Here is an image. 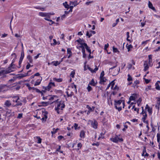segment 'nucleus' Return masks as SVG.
Returning <instances> with one entry per match:
<instances>
[{
    "label": "nucleus",
    "mask_w": 160,
    "mask_h": 160,
    "mask_svg": "<svg viewBox=\"0 0 160 160\" xmlns=\"http://www.w3.org/2000/svg\"><path fill=\"white\" fill-rule=\"evenodd\" d=\"M12 101L13 102H15L16 104H12V107H14L18 106H22V103H25L27 101L26 98H24L20 97L18 96H14L12 97Z\"/></svg>",
    "instance_id": "1"
},
{
    "label": "nucleus",
    "mask_w": 160,
    "mask_h": 160,
    "mask_svg": "<svg viewBox=\"0 0 160 160\" xmlns=\"http://www.w3.org/2000/svg\"><path fill=\"white\" fill-rule=\"evenodd\" d=\"M57 103L55 107V109L57 113L59 114H61L62 112L63 109L65 107L64 102L62 101L58 102L56 101Z\"/></svg>",
    "instance_id": "2"
},
{
    "label": "nucleus",
    "mask_w": 160,
    "mask_h": 160,
    "mask_svg": "<svg viewBox=\"0 0 160 160\" xmlns=\"http://www.w3.org/2000/svg\"><path fill=\"white\" fill-rule=\"evenodd\" d=\"M11 56L12 57V58H13V59L12 60V62L11 64L10 67H9L8 69L6 71V72L7 73L13 72L14 70V65L13 63L14 62L16 59L17 56L16 54L15 53L12 54Z\"/></svg>",
    "instance_id": "3"
},
{
    "label": "nucleus",
    "mask_w": 160,
    "mask_h": 160,
    "mask_svg": "<svg viewBox=\"0 0 160 160\" xmlns=\"http://www.w3.org/2000/svg\"><path fill=\"white\" fill-rule=\"evenodd\" d=\"M87 124L88 125L91 124V127L95 129L98 128V122L95 120H89L88 121Z\"/></svg>",
    "instance_id": "4"
},
{
    "label": "nucleus",
    "mask_w": 160,
    "mask_h": 160,
    "mask_svg": "<svg viewBox=\"0 0 160 160\" xmlns=\"http://www.w3.org/2000/svg\"><path fill=\"white\" fill-rule=\"evenodd\" d=\"M122 101L121 100H119L115 101V108L118 109V111L121 110L122 108L121 106H120L122 102Z\"/></svg>",
    "instance_id": "5"
},
{
    "label": "nucleus",
    "mask_w": 160,
    "mask_h": 160,
    "mask_svg": "<svg viewBox=\"0 0 160 160\" xmlns=\"http://www.w3.org/2000/svg\"><path fill=\"white\" fill-rule=\"evenodd\" d=\"M50 13L46 12H40L38 13L39 16L49 18H50Z\"/></svg>",
    "instance_id": "6"
},
{
    "label": "nucleus",
    "mask_w": 160,
    "mask_h": 160,
    "mask_svg": "<svg viewBox=\"0 0 160 160\" xmlns=\"http://www.w3.org/2000/svg\"><path fill=\"white\" fill-rule=\"evenodd\" d=\"M110 139L112 141L115 143H117L118 141L122 142L123 141L122 138H120L118 136H116L114 138H111Z\"/></svg>",
    "instance_id": "7"
},
{
    "label": "nucleus",
    "mask_w": 160,
    "mask_h": 160,
    "mask_svg": "<svg viewBox=\"0 0 160 160\" xmlns=\"http://www.w3.org/2000/svg\"><path fill=\"white\" fill-rule=\"evenodd\" d=\"M55 86L54 83L52 82H50L48 86L46 87H43V89L47 91H49L50 89L52 87H55Z\"/></svg>",
    "instance_id": "8"
},
{
    "label": "nucleus",
    "mask_w": 160,
    "mask_h": 160,
    "mask_svg": "<svg viewBox=\"0 0 160 160\" xmlns=\"http://www.w3.org/2000/svg\"><path fill=\"white\" fill-rule=\"evenodd\" d=\"M8 87L6 85H0V92H4L7 91Z\"/></svg>",
    "instance_id": "9"
},
{
    "label": "nucleus",
    "mask_w": 160,
    "mask_h": 160,
    "mask_svg": "<svg viewBox=\"0 0 160 160\" xmlns=\"http://www.w3.org/2000/svg\"><path fill=\"white\" fill-rule=\"evenodd\" d=\"M12 104L10 100H6L4 104V107L9 108L11 106H12Z\"/></svg>",
    "instance_id": "10"
},
{
    "label": "nucleus",
    "mask_w": 160,
    "mask_h": 160,
    "mask_svg": "<svg viewBox=\"0 0 160 160\" xmlns=\"http://www.w3.org/2000/svg\"><path fill=\"white\" fill-rule=\"evenodd\" d=\"M144 69L143 70L144 71H146L147 70H148L149 68V65L148 63V61H145L144 62Z\"/></svg>",
    "instance_id": "11"
},
{
    "label": "nucleus",
    "mask_w": 160,
    "mask_h": 160,
    "mask_svg": "<svg viewBox=\"0 0 160 160\" xmlns=\"http://www.w3.org/2000/svg\"><path fill=\"white\" fill-rule=\"evenodd\" d=\"M145 109H147V111L150 115L152 114V109L151 108L149 107L148 104L146 105Z\"/></svg>",
    "instance_id": "12"
},
{
    "label": "nucleus",
    "mask_w": 160,
    "mask_h": 160,
    "mask_svg": "<svg viewBox=\"0 0 160 160\" xmlns=\"http://www.w3.org/2000/svg\"><path fill=\"white\" fill-rule=\"evenodd\" d=\"M86 136V131L84 130H82L81 131L80 133L79 136L82 139H83Z\"/></svg>",
    "instance_id": "13"
},
{
    "label": "nucleus",
    "mask_w": 160,
    "mask_h": 160,
    "mask_svg": "<svg viewBox=\"0 0 160 160\" xmlns=\"http://www.w3.org/2000/svg\"><path fill=\"white\" fill-rule=\"evenodd\" d=\"M24 52L23 51H22L21 52V56L19 59V64L20 65L22 62L23 59L24 58Z\"/></svg>",
    "instance_id": "14"
},
{
    "label": "nucleus",
    "mask_w": 160,
    "mask_h": 160,
    "mask_svg": "<svg viewBox=\"0 0 160 160\" xmlns=\"http://www.w3.org/2000/svg\"><path fill=\"white\" fill-rule=\"evenodd\" d=\"M77 41L79 42L80 44V46H79V48H82V47H85V44H87L86 43H84L82 41L81 39H80L79 40H77Z\"/></svg>",
    "instance_id": "15"
},
{
    "label": "nucleus",
    "mask_w": 160,
    "mask_h": 160,
    "mask_svg": "<svg viewBox=\"0 0 160 160\" xmlns=\"http://www.w3.org/2000/svg\"><path fill=\"white\" fill-rule=\"evenodd\" d=\"M42 78L41 77H39V78H38L37 80V81L34 83V85L35 86H36L39 85L40 84L41 82L42 81Z\"/></svg>",
    "instance_id": "16"
},
{
    "label": "nucleus",
    "mask_w": 160,
    "mask_h": 160,
    "mask_svg": "<svg viewBox=\"0 0 160 160\" xmlns=\"http://www.w3.org/2000/svg\"><path fill=\"white\" fill-rule=\"evenodd\" d=\"M137 98V95L136 94H133L129 98L130 100L133 101L134 102L135 101L136 99Z\"/></svg>",
    "instance_id": "17"
},
{
    "label": "nucleus",
    "mask_w": 160,
    "mask_h": 160,
    "mask_svg": "<svg viewBox=\"0 0 160 160\" xmlns=\"http://www.w3.org/2000/svg\"><path fill=\"white\" fill-rule=\"evenodd\" d=\"M148 6L149 8L152 10L153 11H156V10L155 8L153 7L152 4L150 1L148 2Z\"/></svg>",
    "instance_id": "18"
},
{
    "label": "nucleus",
    "mask_w": 160,
    "mask_h": 160,
    "mask_svg": "<svg viewBox=\"0 0 160 160\" xmlns=\"http://www.w3.org/2000/svg\"><path fill=\"white\" fill-rule=\"evenodd\" d=\"M157 141L158 143L159 149H160V134L157 133Z\"/></svg>",
    "instance_id": "19"
},
{
    "label": "nucleus",
    "mask_w": 160,
    "mask_h": 160,
    "mask_svg": "<svg viewBox=\"0 0 160 160\" xmlns=\"http://www.w3.org/2000/svg\"><path fill=\"white\" fill-rule=\"evenodd\" d=\"M142 120L144 122H148V120H146V119L147 118V114L142 115Z\"/></svg>",
    "instance_id": "20"
},
{
    "label": "nucleus",
    "mask_w": 160,
    "mask_h": 160,
    "mask_svg": "<svg viewBox=\"0 0 160 160\" xmlns=\"http://www.w3.org/2000/svg\"><path fill=\"white\" fill-rule=\"evenodd\" d=\"M74 128V129L75 130L79 129L80 128V127H78V124L76 123H74L73 126L72 127V128Z\"/></svg>",
    "instance_id": "21"
},
{
    "label": "nucleus",
    "mask_w": 160,
    "mask_h": 160,
    "mask_svg": "<svg viewBox=\"0 0 160 160\" xmlns=\"http://www.w3.org/2000/svg\"><path fill=\"white\" fill-rule=\"evenodd\" d=\"M100 83L101 84L103 83L104 82H105L106 81L107 79L105 77H102L100 78Z\"/></svg>",
    "instance_id": "22"
},
{
    "label": "nucleus",
    "mask_w": 160,
    "mask_h": 160,
    "mask_svg": "<svg viewBox=\"0 0 160 160\" xmlns=\"http://www.w3.org/2000/svg\"><path fill=\"white\" fill-rule=\"evenodd\" d=\"M31 70H29L28 72H27V73L25 74H22L21 75H19V77L20 78H23V77H26V76H28V73L29 72H31Z\"/></svg>",
    "instance_id": "23"
},
{
    "label": "nucleus",
    "mask_w": 160,
    "mask_h": 160,
    "mask_svg": "<svg viewBox=\"0 0 160 160\" xmlns=\"http://www.w3.org/2000/svg\"><path fill=\"white\" fill-rule=\"evenodd\" d=\"M27 58L28 61H29V62L30 63H32L33 62V60L32 59V56H31L30 55H28L27 57Z\"/></svg>",
    "instance_id": "24"
},
{
    "label": "nucleus",
    "mask_w": 160,
    "mask_h": 160,
    "mask_svg": "<svg viewBox=\"0 0 160 160\" xmlns=\"http://www.w3.org/2000/svg\"><path fill=\"white\" fill-rule=\"evenodd\" d=\"M67 52L68 54H69V55L68 57V58H69L72 55V52L70 49L69 48H68L67 49Z\"/></svg>",
    "instance_id": "25"
},
{
    "label": "nucleus",
    "mask_w": 160,
    "mask_h": 160,
    "mask_svg": "<svg viewBox=\"0 0 160 160\" xmlns=\"http://www.w3.org/2000/svg\"><path fill=\"white\" fill-rule=\"evenodd\" d=\"M127 48L128 49V52H129L131 50V49L132 48V46L131 44H127L126 45Z\"/></svg>",
    "instance_id": "26"
},
{
    "label": "nucleus",
    "mask_w": 160,
    "mask_h": 160,
    "mask_svg": "<svg viewBox=\"0 0 160 160\" xmlns=\"http://www.w3.org/2000/svg\"><path fill=\"white\" fill-rule=\"evenodd\" d=\"M85 48L86 49V50L90 54L91 53V49H90V48H89L87 45V44H85Z\"/></svg>",
    "instance_id": "27"
},
{
    "label": "nucleus",
    "mask_w": 160,
    "mask_h": 160,
    "mask_svg": "<svg viewBox=\"0 0 160 160\" xmlns=\"http://www.w3.org/2000/svg\"><path fill=\"white\" fill-rule=\"evenodd\" d=\"M53 80L54 81L57 82H61L62 81V79L61 78H53Z\"/></svg>",
    "instance_id": "28"
},
{
    "label": "nucleus",
    "mask_w": 160,
    "mask_h": 160,
    "mask_svg": "<svg viewBox=\"0 0 160 160\" xmlns=\"http://www.w3.org/2000/svg\"><path fill=\"white\" fill-rule=\"evenodd\" d=\"M87 108L89 110L88 111H89L91 112L93 111L95 108L94 107H92V108H91L88 105L87 106Z\"/></svg>",
    "instance_id": "29"
},
{
    "label": "nucleus",
    "mask_w": 160,
    "mask_h": 160,
    "mask_svg": "<svg viewBox=\"0 0 160 160\" xmlns=\"http://www.w3.org/2000/svg\"><path fill=\"white\" fill-rule=\"evenodd\" d=\"M132 109L134 111H136L137 112V113H138L139 112V108H137L136 107H135V105H133L132 106Z\"/></svg>",
    "instance_id": "30"
},
{
    "label": "nucleus",
    "mask_w": 160,
    "mask_h": 160,
    "mask_svg": "<svg viewBox=\"0 0 160 160\" xmlns=\"http://www.w3.org/2000/svg\"><path fill=\"white\" fill-rule=\"evenodd\" d=\"M132 80H133L132 78L131 77V76L129 74H128V75L127 81L128 82H130V81H132Z\"/></svg>",
    "instance_id": "31"
},
{
    "label": "nucleus",
    "mask_w": 160,
    "mask_h": 160,
    "mask_svg": "<svg viewBox=\"0 0 160 160\" xmlns=\"http://www.w3.org/2000/svg\"><path fill=\"white\" fill-rule=\"evenodd\" d=\"M44 19L45 20L50 22V23H49V24L50 25H51L54 23V22L52 20L50 19L49 18H44Z\"/></svg>",
    "instance_id": "32"
},
{
    "label": "nucleus",
    "mask_w": 160,
    "mask_h": 160,
    "mask_svg": "<svg viewBox=\"0 0 160 160\" xmlns=\"http://www.w3.org/2000/svg\"><path fill=\"white\" fill-rule=\"evenodd\" d=\"M129 32H127L126 33V35H127V40L129 42H131V41L130 39V37L129 35Z\"/></svg>",
    "instance_id": "33"
},
{
    "label": "nucleus",
    "mask_w": 160,
    "mask_h": 160,
    "mask_svg": "<svg viewBox=\"0 0 160 160\" xmlns=\"http://www.w3.org/2000/svg\"><path fill=\"white\" fill-rule=\"evenodd\" d=\"M140 82L138 80H136L135 81L133 84V87L134 88L137 87V85Z\"/></svg>",
    "instance_id": "34"
},
{
    "label": "nucleus",
    "mask_w": 160,
    "mask_h": 160,
    "mask_svg": "<svg viewBox=\"0 0 160 160\" xmlns=\"http://www.w3.org/2000/svg\"><path fill=\"white\" fill-rule=\"evenodd\" d=\"M89 84L92 86H95L96 85L93 79H92L91 81L89 82Z\"/></svg>",
    "instance_id": "35"
},
{
    "label": "nucleus",
    "mask_w": 160,
    "mask_h": 160,
    "mask_svg": "<svg viewBox=\"0 0 160 160\" xmlns=\"http://www.w3.org/2000/svg\"><path fill=\"white\" fill-rule=\"evenodd\" d=\"M63 5L65 8L68 9L69 8V5L68 4L67 2H65L63 3Z\"/></svg>",
    "instance_id": "36"
},
{
    "label": "nucleus",
    "mask_w": 160,
    "mask_h": 160,
    "mask_svg": "<svg viewBox=\"0 0 160 160\" xmlns=\"http://www.w3.org/2000/svg\"><path fill=\"white\" fill-rule=\"evenodd\" d=\"M115 80H114L112 81L110 83H109L110 84V87L111 89H113V88L114 87L115 85Z\"/></svg>",
    "instance_id": "37"
},
{
    "label": "nucleus",
    "mask_w": 160,
    "mask_h": 160,
    "mask_svg": "<svg viewBox=\"0 0 160 160\" xmlns=\"http://www.w3.org/2000/svg\"><path fill=\"white\" fill-rule=\"evenodd\" d=\"M52 63H53V65L55 66H57L60 64V62H59L58 61H53Z\"/></svg>",
    "instance_id": "38"
},
{
    "label": "nucleus",
    "mask_w": 160,
    "mask_h": 160,
    "mask_svg": "<svg viewBox=\"0 0 160 160\" xmlns=\"http://www.w3.org/2000/svg\"><path fill=\"white\" fill-rule=\"evenodd\" d=\"M7 114H10V116H13L14 115V112H11V110H8L7 112Z\"/></svg>",
    "instance_id": "39"
},
{
    "label": "nucleus",
    "mask_w": 160,
    "mask_h": 160,
    "mask_svg": "<svg viewBox=\"0 0 160 160\" xmlns=\"http://www.w3.org/2000/svg\"><path fill=\"white\" fill-rule=\"evenodd\" d=\"M86 36H88V38H90L92 36V34L91 31H87Z\"/></svg>",
    "instance_id": "40"
},
{
    "label": "nucleus",
    "mask_w": 160,
    "mask_h": 160,
    "mask_svg": "<svg viewBox=\"0 0 160 160\" xmlns=\"http://www.w3.org/2000/svg\"><path fill=\"white\" fill-rule=\"evenodd\" d=\"M112 49L114 52L119 53V51L118 50V49L114 47H112Z\"/></svg>",
    "instance_id": "41"
},
{
    "label": "nucleus",
    "mask_w": 160,
    "mask_h": 160,
    "mask_svg": "<svg viewBox=\"0 0 160 160\" xmlns=\"http://www.w3.org/2000/svg\"><path fill=\"white\" fill-rule=\"evenodd\" d=\"M75 70H73L71 72V73L70 74V76L72 78H74L75 76Z\"/></svg>",
    "instance_id": "42"
},
{
    "label": "nucleus",
    "mask_w": 160,
    "mask_h": 160,
    "mask_svg": "<svg viewBox=\"0 0 160 160\" xmlns=\"http://www.w3.org/2000/svg\"><path fill=\"white\" fill-rule=\"evenodd\" d=\"M59 130L58 128L55 129L54 128L53 130V131H51V133L52 134H54L56 133L57 131Z\"/></svg>",
    "instance_id": "43"
},
{
    "label": "nucleus",
    "mask_w": 160,
    "mask_h": 160,
    "mask_svg": "<svg viewBox=\"0 0 160 160\" xmlns=\"http://www.w3.org/2000/svg\"><path fill=\"white\" fill-rule=\"evenodd\" d=\"M119 88L117 85H116L113 88V89H112V90H114L115 91H117L118 90Z\"/></svg>",
    "instance_id": "44"
},
{
    "label": "nucleus",
    "mask_w": 160,
    "mask_h": 160,
    "mask_svg": "<svg viewBox=\"0 0 160 160\" xmlns=\"http://www.w3.org/2000/svg\"><path fill=\"white\" fill-rule=\"evenodd\" d=\"M155 86H156V89L157 90H160V87L158 84V82H156L155 83Z\"/></svg>",
    "instance_id": "45"
},
{
    "label": "nucleus",
    "mask_w": 160,
    "mask_h": 160,
    "mask_svg": "<svg viewBox=\"0 0 160 160\" xmlns=\"http://www.w3.org/2000/svg\"><path fill=\"white\" fill-rule=\"evenodd\" d=\"M141 108H142V112L141 114L142 115L144 114H147L146 111H144V109L143 107H142Z\"/></svg>",
    "instance_id": "46"
},
{
    "label": "nucleus",
    "mask_w": 160,
    "mask_h": 160,
    "mask_svg": "<svg viewBox=\"0 0 160 160\" xmlns=\"http://www.w3.org/2000/svg\"><path fill=\"white\" fill-rule=\"evenodd\" d=\"M23 113H20L18 114V115L17 116V118L18 119H21V118H22Z\"/></svg>",
    "instance_id": "47"
},
{
    "label": "nucleus",
    "mask_w": 160,
    "mask_h": 160,
    "mask_svg": "<svg viewBox=\"0 0 160 160\" xmlns=\"http://www.w3.org/2000/svg\"><path fill=\"white\" fill-rule=\"evenodd\" d=\"M42 103L43 106H46L49 104V102H42Z\"/></svg>",
    "instance_id": "48"
},
{
    "label": "nucleus",
    "mask_w": 160,
    "mask_h": 160,
    "mask_svg": "<svg viewBox=\"0 0 160 160\" xmlns=\"http://www.w3.org/2000/svg\"><path fill=\"white\" fill-rule=\"evenodd\" d=\"M87 89L88 92L92 90V87L90 86V85L88 84V87H87Z\"/></svg>",
    "instance_id": "49"
},
{
    "label": "nucleus",
    "mask_w": 160,
    "mask_h": 160,
    "mask_svg": "<svg viewBox=\"0 0 160 160\" xmlns=\"http://www.w3.org/2000/svg\"><path fill=\"white\" fill-rule=\"evenodd\" d=\"M37 138L38 139L37 143H40L41 142L42 139L39 137H37Z\"/></svg>",
    "instance_id": "50"
},
{
    "label": "nucleus",
    "mask_w": 160,
    "mask_h": 160,
    "mask_svg": "<svg viewBox=\"0 0 160 160\" xmlns=\"http://www.w3.org/2000/svg\"><path fill=\"white\" fill-rule=\"evenodd\" d=\"M104 71H102V72H101V74H100V78L104 77Z\"/></svg>",
    "instance_id": "51"
},
{
    "label": "nucleus",
    "mask_w": 160,
    "mask_h": 160,
    "mask_svg": "<svg viewBox=\"0 0 160 160\" xmlns=\"http://www.w3.org/2000/svg\"><path fill=\"white\" fill-rule=\"evenodd\" d=\"M77 146H78V148H79L78 149H79L80 148L82 147V145L81 143L79 142L78 143Z\"/></svg>",
    "instance_id": "52"
},
{
    "label": "nucleus",
    "mask_w": 160,
    "mask_h": 160,
    "mask_svg": "<svg viewBox=\"0 0 160 160\" xmlns=\"http://www.w3.org/2000/svg\"><path fill=\"white\" fill-rule=\"evenodd\" d=\"M4 112L5 111L3 108L2 107H0V113H2Z\"/></svg>",
    "instance_id": "53"
},
{
    "label": "nucleus",
    "mask_w": 160,
    "mask_h": 160,
    "mask_svg": "<svg viewBox=\"0 0 160 160\" xmlns=\"http://www.w3.org/2000/svg\"><path fill=\"white\" fill-rule=\"evenodd\" d=\"M144 123H145L147 124L146 128H147L148 131L149 129V123H148V121L145 122Z\"/></svg>",
    "instance_id": "54"
},
{
    "label": "nucleus",
    "mask_w": 160,
    "mask_h": 160,
    "mask_svg": "<svg viewBox=\"0 0 160 160\" xmlns=\"http://www.w3.org/2000/svg\"><path fill=\"white\" fill-rule=\"evenodd\" d=\"M142 99L141 98H139L138 100L136 102L137 103H140L142 101Z\"/></svg>",
    "instance_id": "55"
},
{
    "label": "nucleus",
    "mask_w": 160,
    "mask_h": 160,
    "mask_svg": "<svg viewBox=\"0 0 160 160\" xmlns=\"http://www.w3.org/2000/svg\"><path fill=\"white\" fill-rule=\"evenodd\" d=\"M98 68L97 66H96L95 68H94V70H93V73H95L98 70Z\"/></svg>",
    "instance_id": "56"
},
{
    "label": "nucleus",
    "mask_w": 160,
    "mask_h": 160,
    "mask_svg": "<svg viewBox=\"0 0 160 160\" xmlns=\"http://www.w3.org/2000/svg\"><path fill=\"white\" fill-rule=\"evenodd\" d=\"M92 145V146H96L98 147L99 146V143L98 142H97L96 143H93Z\"/></svg>",
    "instance_id": "57"
},
{
    "label": "nucleus",
    "mask_w": 160,
    "mask_h": 160,
    "mask_svg": "<svg viewBox=\"0 0 160 160\" xmlns=\"http://www.w3.org/2000/svg\"><path fill=\"white\" fill-rule=\"evenodd\" d=\"M109 46V44L108 43H107V44H106L104 47V49L105 50H106L107 49V48H108Z\"/></svg>",
    "instance_id": "58"
},
{
    "label": "nucleus",
    "mask_w": 160,
    "mask_h": 160,
    "mask_svg": "<svg viewBox=\"0 0 160 160\" xmlns=\"http://www.w3.org/2000/svg\"><path fill=\"white\" fill-rule=\"evenodd\" d=\"M88 69L91 71V72L93 73V69L92 68L89 67L88 66H87Z\"/></svg>",
    "instance_id": "59"
},
{
    "label": "nucleus",
    "mask_w": 160,
    "mask_h": 160,
    "mask_svg": "<svg viewBox=\"0 0 160 160\" xmlns=\"http://www.w3.org/2000/svg\"><path fill=\"white\" fill-rule=\"evenodd\" d=\"M58 138L59 140H61L62 139L64 138V137L62 136H59L58 137Z\"/></svg>",
    "instance_id": "60"
},
{
    "label": "nucleus",
    "mask_w": 160,
    "mask_h": 160,
    "mask_svg": "<svg viewBox=\"0 0 160 160\" xmlns=\"http://www.w3.org/2000/svg\"><path fill=\"white\" fill-rule=\"evenodd\" d=\"M152 59H149L148 61V64H149L150 66L151 67L152 65H151V63L152 62Z\"/></svg>",
    "instance_id": "61"
},
{
    "label": "nucleus",
    "mask_w": 160,
    "mask_h": 160,
    "mask_svg": "<svg viewBox=\"0 0 160 160\" xmlns=\"http://www.w3.org/2000/svg\"><path fill=\"white\" fill-rule=\"evenodd\" d=\"M31 65L29 63H28L27 66H26V68L27 69H29V68H30V67H31Z\"/></svg>",
    "instance_id": "62"
},
{
    "label": "nucleus",
    "mask_w": 160,
    "mask_h": 160,
    "mask_svg": "<svg viewBox=\"0 0 160 160\" xmlns=\"http://www.w3.org/2000/svg\"><path fill=\"white\" fill-rule=\"evenodd\" d=\"M39 9L41 11H45V8L44 7H40V8H39Z\"/></svg>",
    "instance_id": "63"
},
{
    "label": "nucleus",
    "mask_w": 160,
    "mask_h": 160,
    "mask_svg": "<svg viewBox=\"0 0 160 160\" xmlns=\"http://www.w3.org/2000/svg\"><path fill=\"white\" fill-rule=\"evenodd\" d=\"M158 66L156 67V68L157 69H159L160 68V61L158 63Z\"/></svg>",
    "instance_id": "64"
}]
</instances>
